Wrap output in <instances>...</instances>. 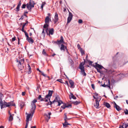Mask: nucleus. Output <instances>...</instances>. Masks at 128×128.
<instances>
[{
    "label": "nucleus",
    "instance_id": "nucleus-36",
    "mask_svg": "<svg viewBox=\"0 0 128 128\" xmlns=\"http://www.w3.org/2000/svg\"><path fill=\"white\" fill-rule=\"evenodd\" d=\"M80 52L81 53V54L82 55H83V54H84V50H83L82 49V48H80Z\"/></svg>",
    "mask_w": 128,
    "mask_h": 128
},
{
    "label": "nucleus",
    "instance_id": "nucleus-52",
    "mask_svg": "<svg viewBox=\"0 0 128 128\" xmlns=\"http://www.w3.org/2000/svg\"><path fill=\"white\" fill-rule=\"evenodd\" d=\"M47 98H46V97L44 98V100L43 101H44L45 102H47L48 101V99Z\"/></svg>",
    "mask_w": 128,
    "mask_h": 128
},
{
    "label": "nucleus",
    "instance_id": "nucleus-28",
    "mask_svg": "<svg viewBox=\"0 0 128 128\" xmlns=\"http://www.w3.org/2000/svg\"><path fill=\"white\" fill-rule=\"evenodd\" d=\"M59 98H60L59 96H56L54 100V102H58L60 100H59Z\"/></svg>",
    "mask_w": 128,
    "mask_h": 128
},
{
    "label": "nucleus",
    "instance_id": "nucleus-26",
    "mask_svg": "<svg viewBox=\"0 0 128 128\" xmlns=\"http://www.w3.org/2000/svg\"><path fill=\"white\" fill-rule=\"evenodd\" d=\"M29 3L32 5V6L34 7V5L36 4L34 1L32 0H30Z\"/></svg>",
    "mask_w": 128,
    "mask_h": 128
},
{
    "label": "nucleus",
    "instance_id": "nucleus-34",
    "mask_svg": "<svg viewBox=\"0 0 128 128\" xmlns=\"http://www.w3.org/2000/svg\"><path fill=\"white\" fill-rule=\"evenodd\" d=\"M49 26V24H46L43 27L44 28H47Z\"/></svg>",
    "mask_w": 128,
    "mask_h": 128
},
{
    "label": "nucleus",
    "instance_id": "nucleus-47",
    "mask_svg": "<svg viewBox=\"0 0 128 128\" xmlns=\"http://www.w3.org/2000/svg\"><path fill=\"white\" fill-rule=\"evenodd\" d=\"M28 74H30L32 72L31 68L28 69Z\"/></svg>",
    "mask_w": 128,
    "mask_h": 128
},
{
    "label": "nucleus",
    "instance_id": "nucleus-11",
    "mask_svg": "<svg viewBox=\"0 0 128 128\" xmlns=\"http://www.w3.org/2000/svg\"><path fill=\"white\" fill-rule=\"evenodd\" d=\"M108 84L106 85L105 84H103L102 85V86H103L104 87H106V86H107L110 88V80L108 79Z\"/></svg>",
    "mask_w": 128,
    "mask_h": 128
},
{
    "label": "nucleus",
    "instance_id": "nucleus-54",
    "mask_svg": "<svg viewBox=\"0 0 128 128\" xmlns=\"http://www.w3.org/2000/svg\"><path fill=\"white\" fill-rule=\"evenodd\" d=\"M82 22V20L80 19L78 20V22L79 24H81Z\"/></svg>",
    "mask_w": 128,
    "mask_h": 128
},
{
    "label": "nucleus",
    "instance_id": "nucleus-40",
    "mask_svg": "<svg viewBox=\"0 0 128 128\" xmlns=\"http://www.w3.org/2000/svg\"><path fill=\"white\" fill-rule=\"evenodd\" d=\"M3 94L2 93L0 92V102H2V96Z\"/></svg>",
    "mask_w": 128,
    "mask_h": 128
},
{
    "label": "nucleus",
    "instance_id": "nucleus-1",
    "mask_svg": "<svg viewBox=\"0 0 128 128\" xmlns=\"http://www.w3.org/2000/svg\"><path fill=\"white\" fill-rule=\"evenodd\" d=\"M37 102V100L36 99H34L31 102V108L30 109V113L32 114V116H33L34 112L36 107L35 103Z\"/></svg>",
    "mask_w": 128,
    "mask_h": 128
},
{
    "label": "nucleus",
    "instance_id": "nucleus-4",
    "mask_svg": "<svg viewBox=\"0 0 128 128\" xmlns=\"http://www.w3.org/2000/svg\"><path fill=\"white\" fill-rule=\"evenodd\" d=\"M72 16L73 15L72 13L69 12L68 16V18L67 24H68L70 22L72 19Z\"/></svg>",
    "mask_w": 128,
    "mask_h": 128
},
{
    "label": "nucleus",
    "instance_id": "nucleus-57",
    "mask_svg": "<svg viewBox=\"0 0 128 128\" xmlns=\"http://www.w3.org/2000/svg\"><path fill=\"white\" fill-rule=\"evenodd\" d=\"M24 27H23V26H22V30H22V32H26V31H25V30H24Z\"/></svg>",
    "mask_w": 128,
    "mask_h": 128
},
{
    "label": "nucleus",
    "instance_id": "nucleus-50",
    "mask_svg": "<svg viewBox=\"0 0 128 128\" xmlns=\"http://www.w3.org/2000/svg\"><path fill=\"white\" fill-rule=\"evenodd\" d=\"M26 4H23L22 5V8H25L26 7Z\"/></svg>",
    "mask_w": 128,
    "mask_h": 128
},
{
    "label": "nucleus",
    "instance_id": "nucleus-60",
    "mask_svg": "<svg viewBox=\"0 0 128 128\" xmlns=\"http://www.w3.org/2000/svg\"><path fill=\"white\" fill-rule=\"evenodd\" d=\"M28 123L29 122H26V125L25 127V128H27V127L28 126Z\"/></svg>",
    "mask_w": 128,
    "mask_h": 128
},
{
    "label": "nucleus",
    "instance_id": "nucleus-9",
    "mask_svg": "<svg viewBox=\"0 0 128 128\" xmlns=\"http://www.w3.org/2000/svg\"><path fill=\"white\" fill-rule=\"evenodd\" d=\"M114 108H115L116 110L118 111H119L122 110L121 108L115 102H114Z\"/></svg>",
    "mask_w": 128,
    "mask_h": 128
},
{
    "label": "nucleus",
    "instance_id": "nucleus-16",
    "mask_svg": "<svg viewBox=\"0 0 128 128\" xmlns=\"http://www.w3.org/2000/svg\"><path fill=\"white\" fill-rule=\"evenodd\" d=\"M50 20H51L50 18L48 16H47L45 20V23L49 24Z\"/></svg>",
    "mask_w": 128,
    "mask_h": 128
},
{
    "label": "nucleus",
    "instance_id": "nucleus-62",
    "mask_svg": "<svg viewBox=\"0 0 128 128\" xmlns=\"http://www.w3.org/2000/svg\"><path fill=\"white\" fill-rule=\"evenodd\" d=\"M24 18V16L23 15H22V16L20 18V19H19V20H23Z\"/></svg>",
    "mask_w": 128,
    "mask_h": 128
},
{
    "label": "nucleus",
    "instance_id": "nucleus-41",
    "mask_svg": "<svg viewBox=\"0 0 128 128\" xmlns=\"http://www.w3.org/2000/svg\"><path fill=\"white\" fill-rule=\"evenodd\" d=\"M82 74L84 76H86V74L84 70L81 71Z\"/></svg>",
    "mask_w": 128,
    "mask_h": 128
},
{
    "label": "nucleus",
    "instance_id": "nucleus-46",
    "mask_svg": "<svg viewBox=\"0 0 128 128\" xmlns=\"http://www.w3.org/2000/svg\"><path fill=\"white\" fill-rule=\"evenodd\" d=\"M28 23V22L27 20L26 21V22L25 23H24V24L22 25V26L24 27Z\"/></svg>",
    "mask_w": 128,
    "mask_h": 128
},
{
    "label": "nucleus",
    "instance_id": "nucleus-13",
    "mask_svg": "<svg viewBox=\"0 0 128 128\" xmlns=\"http://www.w3.org/2000/svg\"><path fill=\"white\" fill-rule=\"evenodd\" d=\"M27 6L26 8H27L30 10V11H31V10L32 8H34V7L33 6H32V5L29 3H27L26 4Z\"/></svg>",
    "mask_w": 128,
    "mask_h": 128
},
{
    "label": "nucleus",
    "instance_id": "nucleus-17",
    "mask_svg": "<svg viewBox=\"0 0 128 128\" xmlns=\"http://www.w3.org/2000/svg\"><path fill=\"white\" fill-rule=\"evenodd\" d=\"M69 82L71 85L70 87L72 88H74V82L72 80H69Z\"/></svg>",
    "mask_w": 128,
    "mask_h": 128
},
{
    "label": "nucleus",
    "instance_id": "nucleus-15",
    "mask_svg": "<svg viewBox=\"0 0 128 128\" xmlns=\"http://www.w3.org/2000/svg\"><path fill=\"white\" fill-rule=\"evenodd\" d=\"M70 95H69V98L71 100L72 98L76 100V98L72 92H70Z\"/></svg>",
    "mask_w": 128,
    "mask_h": 128
},
{
    "label": "nucleus",
    "instance_id": "nucleus-8",
    "mask_svg": "<svg viewBox=\"0 0 128 128\" xmlns=\"http://www.w3.org/2000/svg\"><path fill=\"white\" fill-rule=\"evenodd\" d=\"M58 14L56 12L55 13L54 20V24H55L58 21Z\"/></svg>",
    "mask_w": 128,
    "mask_h": 128
},
{
    "label": "nucleus",
    "instance_id": "nucleus-25",
    "mask_svg": "<svg viewBox=\"0 0 128 128\" xmlns=\"http://www.w3.org/2000/svg\"><path fill=\"white\" fill-rule=\"evenodd\" d=\"M54 29L53 28H52L50 29L49 30V34H50L52 35H53L54 34Z\"/></svg>",
    "mask_w": 128,
    "mask_h": 128
},
{
    "label": "nucleus",
    "instance_id": "nucleus-53",
    "mask_svg": "<svg viewBox=\"0 0 128 128\" xmlns=\"http://www.w3.org/2000/svg\"><path fill=\"white\" fill-rule=\"evenodd\" d=\"M128 123H127L126 124H124V127H125V128H126L127 127H128Z\"/></svg>",
    "mask_w": 128,
    "mask_h": 128
},
{
    "label": "nucleus",
    "instance_id": "nucleus-30",
    "mask_svg": "<svg viewBox=\"0 0 128 128\" xmlns=\"http://www.w3.org/2000/svg\"><path fill=\"white\" fill-rule=\"evenodd\" d=\"M44 98L42 97V96L41 95H39L38 97V99L40 100L41 101H43L44 100Z\"/></svg>",
    "mask_w": 128,
    "mask_h": 128
},
{
    "label": "nucleus",
    "instance_id": "nucleus-10",
    "mask_svg": "<svg viewBox=\"0 0 128 128\" xmlns=\"http://www.w3.org/2000/svg\"><path fill=\"white\" fill-rule=\"evenodd\" d=\"M84 63L82 64V63H81L80 64L79 68L81 70V71L84 70V65L85 64V60L84 59Z\"/></svg>",
    "mask_w": 128,
    "mask_h": 128
},
{
    "label": "nucleus",
    "instance_id": "nucleus-35",
    "mask_svg": "<svg viewBox=\"0 0 128 128\" xmlns=\"http://www.w3.org/2000/svg\"><path fill=\"white\" fill-rule=\"evenodd\" d=\"M57 102L58 103V106H60V104H64L62 102V100H60Z\"/></svg>",
    "mask_w": 128,
    "mask_h": 128
},
{
    "label": "nucleus",
    "instance_id": "nucleus-61",
    "mask_svg": "<svg viewBox=\"0 0 128 128\" xmlns=\"http://www.w3.org/2000/svg\"><path fill=\"white\" fill-rule=\"evenodd\" d=\"M64 84H66L68 86V81H65V83H64Z\"/></svg>",
    "mask_w": 128,
    "mask_h": 128
},
{
    "label": "nucleus",
    "instance_id": "nucleus-31",
    "mask_svg": "<svg viewBox=\"0 0 128 128\" xmlns=\"http://www.w3.org/2000/svg\"><path fill=\"white\" fill-rule=\"evenodd\" d=\"M64 120H69L70 119L67 118L66 116V113H65L64 114Z\"/></svg>",
    "mask_w": 128,
    "mask_h": 128
},
{
    "label": "nucleus",
    "instance_id": "nucleus-51",
    "mask_svg": "<svg viewBox=\"0 0 128 128\" xmlns=\"http://www.w3.org/2000/svg\"><path fill=\"white\" fill-rule=\"evenodd\" d=\"M126 111H125V110L124 111V112L126 114H128V110L127 109H126Z\"/></svg>",
    "mask_w": 128,
    "mask_h": 128
},
{
    "label": "nucleus",
    "instance_id": "nucleus-56",
    "mask_svg": "<svg viewBox=\"0 0 128 128\" xmlns=\"http://www.w3.org/2000/svg\"><path fill=\"white\" fill-rule=\"evenodd\" d=\"M16 38V37H15L14 36V37L12 38V42L14 41L15 40Z\"/></svg>",
    "mask_w": 128,
    "mask_h": 128
},
{
    "label": "nucleus",
    "instance_id": "nucleus-18",
    "mask_svg": "<svg viewBox=\"0 0 128 128\" xmlns=\"http://www.w3.org/2000/svg\"><path fill=\"white\" fill-rule=\"evenodd\" d=\"M65 49H66V50L67 51L66 47L63 44H62L61 45V47L60 48V50H63L64 51Z\"/></svg>",
    "mask_w": 128,
    "mask_h": 128
},
{
    "label": "nucleus",
    "instance_id": "nucleus-7",
    "mask_svg": "<svg viewBox=\"0 0 128 128\" xmlns=\"http://www.w3.org/2000/svg\"><path fill=\"white\" fill-rule=\"evenodd\" d=\"M28 115L26 116V122H29V118L31 117V118H32V114L31 113H30L29 114H28L27 113H26Z\"/></svg>",
    "mask_w": 128,
    "mask_h": 128
},
{
    "label": "nucleus",
    "instance_id": "nucleus-27",
    "mask_svg": "<svg viewBox=\"0 0 128 128\" xmlns=\"http://www.w3.org/2000/svg\"><path fill=\"white\" fill-rule=\"evenodd\" d=\"M72 103L75 105H77L80 103V101H76L75 102H72Z\"/></svg>",
    "mask_w": 128,
    "mask_h": 128
},
{
    "label": "nucleus",
    "instance_id": "nucleus-49",
    "mask_svg": "<svg viewBox=\"0 0 128 128\" xmlns=\"http://www.w3.org/2000/svg\"><path fill=\"white\" fill-rule=\"evenodd\" d=\"M124 123L122 125H120V126L119 128H124Z\"/></svg>",
    "mask_w": 128,
    "mask_h": 128
},
{
    "label": "nucleus",
    "instance_id": "nucleus-39",
    "mask_svg": "<svg viewBox=\"0 0 128 128\" xmlns=\"http://www.w3.org/2000/svg\"><path fill=\"white\" fill-rule=\"evenodd\" d=\"M45 50L44 49L43 50L42 53L43 54H44L46 56H48V54H46V53L45 51Z\"/></svg>",
    "mask_w": 128,
    "mask_h": 128
},
{
    "label": "nucleus",
    "instance_id": "nucleus-21",
    "mask_svg": "<svg viewBox=\"0 0 128 128\" xmlns=\"http://www.w3.org/2000/svg\"><path fill=\"white\" fill-rule=\"evenodd\" d=\"M26 40L28 41L29 43H30L31 44H32L34 42L33 40L31 37H29L28 39Z\"/></svg>",
    "mask_w": 128,
    "mask_h": 128
},
{
    "label": "nucleus",
    "instance_id": "nucleus-33",
    "mask_svg": "<svg viewBox=\"0 0 128 128\" xmlns=\"http://www.w3.org/2000/svg\"><path fill=\"white\" fill-rule=\"evenodd\" d=\"M8 105H9V107L10 106H15V104H13L12 103V102H9L7 103Z\"/></svg>",
    "mask_w": 128,
    "mask_h": 128
},
{
    "label": "nucleus",
    "instance_id": "nucleus-5",
    "mask_svg": "<svg viewBox=\"0 0 128 128\" xmlns=\"http://www.w3.org/2000/svg\"><path fill=\"white\" fill-rule=\"evenodd\" d=\"M54 43L57 44H60L62 43H64V38L62 36L60 37V40H58L56 42H55Z\"/></svg>",
    "mask_w": 128,
    "mask_h": 128
},
{
    "label": "nucleus",
    "instance_id": "nucleus-64",
    "mask_svg": "<svg viewBox=\"0 0 128 128\" xmlns=\"http://www.w3.org/2000/svg\"><path fill=\"white\" fill-rule=\"evenodd\" d=\"M36 70H38L39 71V72H40L41 73V74L42 73V72H42V71H41L40 70H39V68H37L36 69Z\"/></svg>",
    "mask_w": 128,
    "mask_h": 128
},
{
    "label": "nucleus",
    "instance_id": "nucleus-24",
    "mask_svg": "<svg viewBox=\"0 0 128 128\" xmlns=\"http://www.w3.org/2000/svg\"><path fill=\"white\" fill-rule=\"evenodd\" d=\"M49 102H47L46 104V105L47 106H48L49 105H51L52 104L54 103V102H54V100L53 101L51 102L50 101V100H49Z\"/></svg>",
    "mask_w": 128,
    "mask_h": 128
},
{
    "label": "nucleus",
    "instance_id": "nucleus-45",
    "mask_svg": "<svg viewBox=\"0 0 128 128\" xmlns=\"http://www.w3.org/2000/svg\"><path fill=\"white\" fill-rule=\"evenodd\" d=\"M72 107V105L71 104H68V105H66V108H68L69 107H70V108H71Z\"/></svg>",
    "mask_w": 128,
    "mask_h": 128
},
{
    "label": "nucleus",
    "instance_id": "nucleus-20",
    "mask_svg": "<svg viewBox=\"0 0 128 128\" xmlns=\"http://www.w3.org/2000/svg\"><path fill=\"white\" fill-rule=\"evenodd\" d=\"M104 105L108 108H110V104L107 102H104Z\"/></svg>",
    "mask_w": 128,
    "mask_h": 128
},
{
    "label": "nucleus",
    "instance_id": "nucleus-55",
    "mask_svg": "<svg viewBox=\"0 0 128 128\" xmlns=\"http://www.w3.org/2000/svg\"><path fill=\"white\" fill-rule=\"evenodd\" d=\"M91 86L92 88L94 90L95 89V87L94 84H92Z\"/></svg>",
    "mask_w": 128,
    "mask_h": 128
},
{
    "label": "nucleus",
    "instance_id": "nucleus-44",
    "mask_svg": "<svg viewBox=\"0 0 128 128\" xmlns=\"http://www.w3.org/2000/svg\"><path fill=\"white\" fill-rule=\"evenodd\" d=\"M88 62H89V64L90 65H91L92 66H95L94 65V64H93V65H92V62L91 61H90L89 60L88 61Z\"/></svg>",
    "mask_w": 128,
    "mask_h": 128
},
{
    "label": "nucleus",
    "instance_id": "nucleus-43",
    "mask_svg": "<svg viewBox=\"0 0 128 128\" xmlns=\"http://www.w3.org/2000/svg\"><path fill=\"white\" fill-rule=\"evenodd\" d=\"M56 81L60 82L61 83H62V84L64 83V82H63L62 80L61 79H58Z\"/></svg>",
    "mask_w": 128,
    "mask_h": 128
},
{
    "label": "nucleus",
    "instance_id": "nucleus-32",
    "mask_svg": "<svg viewBox=\"0 0 128 128\" xmlns=\"http://www.w3.org/2000/svg\"><path fill=\"white\" fill-rule=\"evenodd\" d=\"M44 28H43L42 29V34L44 38V37L45 36V32H44Z\"/></svg>",
    "mask_w": 128,
    "mask_h": 128
},
{
    "label": "nucleus",
    "instance_id": "nucleus-6",
    "mask_svg": "<svg viewBox=\"0 0 128 128\" xmlns=\"http://www.w3.org/2000/svg\"><path fill=\"white\" fill-rule=\"evenodd\" d=\"M53 91L49 90L48 91V94L46 96V98L48 99L49 100H50L51 96H52Z\"/></svg>",
    "mask_w": 128,
    "mask_h": 128
},
{
    "label": "nucleus",
    "instance_id": "nucleus-29",
    "mask_svg": "<svg viewBox=\"0 0 128 128\" xmlns=\"http://www.w3.org/2000/svg\"><path fill=\"white\" fill-rule=\"evenodd\" d=\"M41 74L43 76L45 77H46L48 78V80H50L49 76H48L47 74H44L43 72Z\"/></svg>",
    "mask_w": 128,
    "mask_h": 128
},
{
    "label": "nucleus",
    "instance_id": "nucleus-42",
    "mask_svg": "<svg viewBox=\"0 0 128 128\" xmlns=\"http://www.w3.org/2000/svg\"><path fill=\"white\" fill-rule=\"evenodd\" d=\"M66 108V104H64L62 106L61 108H62L63 109H64Z\"/></svg>",
    "mask_w": 128,
    "mask_h": 128
},
{
    "label": "nucleus",
    "instance_id": "nucleus-63",
    "mask_svg": "<svg viewBox=\"0 0 128 128\" xmlns=\"http://www.w3.org/2000/svg\"><path fill=\"white\" fill-rule=\"evenodd\" d=\"M96 70L97 71V72H99L100 73H101V72L100 71V70H99V69H98V68H96Z\"/></svg>",
    "mask_w": 128,
    "mask_h": 128
},
{
    "label": "nucleus",
    "instance_id": "nucleus-59",
    "mask_svg": "<svg viewBox=\"0 0 128 128\" xmlns=\"http://www.w3.org/2000/svg\"><path fill=\"white\" fill-rule=\"evenodd\" d=\"M21 1H20V2H19V3H18V4L17 5V6H18L20 7V6H21Z\"/></svg>",
    "mask_w": 128,
    "mask_h": 128
},
{
    "label": "nucleus",
    "instance_id": "nucleus-22",
    "mask_svg": "<svg viewBox=\"0 0 128 128\" xmlns=\"http://www.w3.org/2000/svg\"><path fill=\"white\" fill-rule=\"evenodd\" d=\"M65 120V122L64 123H63V126L64 127H66L68 125H70V124H68L67 122V120Z\"/></svg>",
    "mask_w": 128,
    "mask_h": 128
},
{
    "label": "nucleus",
    "instance_id": "nucleus-38",
    "mask_svg": "<svg viewBox=\"0 0 128 128\" xmlns=\"http://www.w3.org/2000/svg\"><path fill=\"white\" fill-rule=\"evenodd\" d=\"M46 4V3L45 2H42V4L41 6V8L42 10L43 9V8L44 6V5Z\"/></svg>",
    "mask_w": 128,
    "mask_h": 128
},
{
    "label": "nucleus",
    "instance_id": "nucleus-19",
    "mask_svg": "<svg viewBox=\"0 0 128 128\" xmlns=\"http://www.w3.org/2000/svg\"><path fill=\"white\" fill-rule=\"evenodd\" d=\"M51 113L50 112H48L44 114V116H46L48 118V119H49L50 118V116L51 115Z\"/></svg>",
    "mask_w": 128,
    "mask_h": 128
},
{
    "label": "nucleus",
    "instance_id": "nucleus-3",
    "mask_svg": "<svg viewBox=\"0 0 128 128\" xmlns=\"http://www.w3.org/2000/svg\"><path fill=\"white\" fill-rule=\"evenodd\" d=\"M0 102V104L1 106V108L2 109L3 108H6V107H8L9 105H8L7 102L4 101V102H3L2 100V101Z\"/></svg>",
    "mask_w": 128,
    "mask_h": 128
},
{
    "label": "nucleus",
    "instance_id": "nucleus-12",
    "mask_svg": "<svg viewBox=\"0 0 128 128\" xmlns=\"http://www.w3.org/2000/svg\"><path fill=\"white\" fill-rule=\"evenodd\" d=\"M100 101V100H98L97 99L95 100L96 103L94 104V106L96 108H99V102Z\"/></svg>",
    "mask_w": 128,
    "mask_h": 128
},
{
    "label": "nucleus",
    "instance_id": "nucleus-58",
    "mask_svg": "<svg viewBox=\"0 0 128 128\" xmlns=\"http://www.w3.org/2000/svg\"><path fill=\"white\" fill-rule=\"evenodd\" d=\"M28 13V12H25L24 13V16H26V17H28V16L26 15V13L27 14Z\"/></svg>",
    "mask_w": 128,
    "mask_h": 128
},
{
    "label": "nucleus",
    "instance_id": "nucleus-2",
    "mask_svg": "<svg viewBox=\"0 0 128 128\" xmlns=\"http://www.w3.org/2000/svg\"><path fill=\"white\" fill-rule=\"evenodd\" d=\"M16 61L18 64V67L19 70H21L24 68V60L23 59H21L18 60L17 59H16Z\"/></svg>",
    "mask_w": 128,
    "mask_h": 128
},
{
    "label": "nucleus",
    "instance_id": "nucleus-37",
    "mask_svg": "<svg viewBox=\"0 0 128 128\" xmlns=\"http://www.w3.org/2000/svg\"><path fill=\"white\" fill-rule=\"evenodd\" d=\"M24 33L25 35V36L26 37V40L28 39V38H29L28 33L26 32H24Z\"/></svg>",
    "mask_w": 128,
    "mask_h": 128
},
{
    "label": "nucleus",
    "instance_id": "nucleus-48",
    "mask_svg": "<svg viewBox=\"0 0 128 128\" xmlns=\"http://www.w3.org/2000/svg\"><path fill=\"white\" fill-rule=\"evenodd\" d=\"M20 7L17 6V7L16 8V11H18L20 10Z\"/></svg>",
    "mask_w": 128,
    "mask_h": 128
},
{
    "label": "nucleus",
    "instance_id": "nucleus-23",
    "mask_svg": "<svg viewBox=\"0 0 128 128\" xmlns=\"http://www.w3.org/2000/svg\"><path fill=\"white\" fill-rule=\"evenodd\" d=\"M14 115V114H10V116L8 119V120L9 121H12V120L13 119V116Z\"/></svg>",
    "mask_w": 128,
    "mask_h": 128
},
{
    "label": "nucleus",
    "instance_id": "nucleus-14",
    "mask_svg": "<svg viewBox=\"0 0 128 128\" xmlns=\"http://www.w3.org/2000/svg\"><path fill=\"white\" fill-rule=\"evenodd\" d=\"M95 64H96V65L94 67H95L96 68H98L100 69H102V68L104 69V68L101 65L98 64L97 63H96Z\"/></svg>",
    "mask_w": 128,
    "mask_h": 128
}]
</instances>
